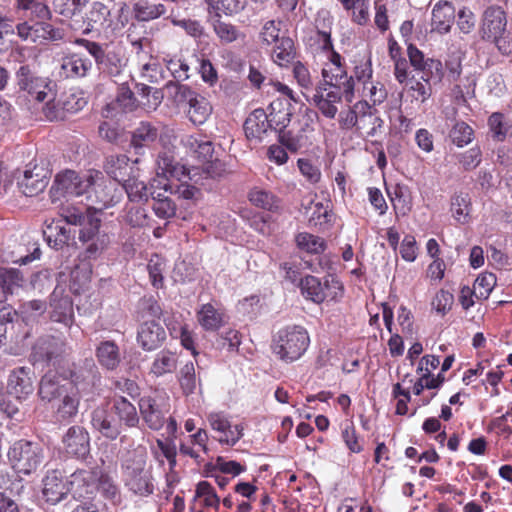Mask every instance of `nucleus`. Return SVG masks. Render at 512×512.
Returning <instances> with one entry per match:
<instances>
[{
    "instance_id": "dca6fc26",
    "label": "nucleus",
    "mask_w": 512,
    "mask_h": 512,
    "mask_svg": "<svg viewBox=\"0 0 512 512\" xmlns=\"http://www.w3.org/2000/svg\"><path fill=\"white\" fill-rule=\"evenodd\" d=\"M49 179L50 172L43 166L35 165L33 168L24 171L17 184L25 196L33 197L45 190Z\"/></svg>"
},
{
    "instance_id": "de8ad7c7",
    "label": "nucleus",
    "mask_w": 512,
    "mask_h": 512,
    "mask_svg": "<svg viewBox=\"0 0 512 512\" xmlns=\"http://www.w3.org/2000/svg\"><path fill=\"white\" fill-rule=\"evenodd\" d=\"M297 246L308 253L320 254L326 248V242L319 236L310 233H299L296 236Z\"/></svg>"
},
{
    "instance_id": "c03bdc74",
    "label": "nucleus",
    "mask_w": 512,
    "mask_h": 512,
    "mask_svg": "<svg viewBox=\"0 0 512 512\" xmlns=\"http://www.w3.org/2000/svg\"><path fill=\"white\" fill-rule=\"evenodd\" d=\"M136 92L142 98L141 104L152 110H156L164 98V93L161 89L142 83L136 84Z\"/></svg>"
},
{
    "instance_id": "f257e3e1",
    "label": "nucleus",
    "mask_w": 512,
    "mask_h": 512,
    "mask_svg": "<svg viewBox=\"0 0 512 512\" xmlns=\"http://www.w3.org/2000/svg\"><path fill=\"white\" fill-rule=\"evenodd\" d=\"M478 36L481 41L493 46L501 56L512 55V32L508 26V14L502 6L491 4L483 9Z\"/></svg>"
},
{
    "instance_id": "4be33fe9",
    "label": "nucleus",
    "mask_w": 512,
    "mask_h": 512,
    "mask_svg": "<svg viewBox=\"0 0 512 512\" xmlns=\"http://www.w3.org/2000/svg\"><path fill=\"white\" fill-rule=\"evenodd\" d=\"M34 372L30 368L18 367L14 369L8 380L10 393L18 400L26 399L34 391Z\"/></svg>"
},
{
    "instance_id": "bf43d9fd",
    "label": "nucleus",
    "mask_w": 512,
    "mask_h": 512,
    "mask_svg": "<svg viewBox=\"0 0 512 512\" xmlns=\"http://www.w3.org/2000/svg\"><path fill=\"white\" fill-rule=\"evenodd\" d=\"M132 16V8L125 2H120L116 10L115 16H111V27L110 32L116 33L123 30L129 23Z\"/></svg>"
},
{
    "instance_id": "603ef678",
    "label": "nucleus",
    "mask_w": 512,
    "mask_h": 512,
    "mask_svg": "<svg viewBox=\"0 0 512 512\" xmlns=\"http://www.w3.org/2000/svg\"><path fill=\"white\" fill-rule=\"evenodd\" d=\"M100 226V218L96 217L94 214L89 216V219L79 231V241L83 244L95 240L96 238L107 236L104 233H100Z\"/></svg>"
},
{
    "instance_id": "1a4fd4ad",
    "label": "nucleus",
    "mask_w": 512,
    "mask_h": 512,
    "mask_svg": "<svg viewBox=\"0 0 512 512\" xmlns=\"http://www.w3.org/2000/svg\"><path fill=\"white\" fill-rule=\"evenodd\" d=\"M411 66L421 73L420 79L424 82L438 84L444 77L443 64L438 59L426 58L421 50L413 44L407 48Z\"/></svg>"
},
{
    "instance_id": "7c9ffc66",
    "label": "nucleus",
    "mask_w": 512,
    "mask_h": 512,
    "mask_svg": "<svg viewBox=\"0 0 512 512\" xmlns=\"http://www.w3.org/2000/svg\"><path fill=\"white\" fill-rule=\"evenodd\" d=\"M269 110L268 118L272 129L283 132L291 122L293 114L290 103L287 100L276 99L269 105Z\"/></svg>"
},
{
    "instance_id": "79ce46f5",
    "label": "nucleus",
    "mask_w": 512,
    "mask_h": 512,
    "mask_svg": "<svg viewBox=\"0 0 512 512\" xmlns=\"http://www.w3.org/2000/svg\"><path fill=\"white\" fill-rule=\"evenodd\" d=\"M122 186L131 202L148 201L150 188L143 181L139 180L136 174L123 183Z\"/></svg>"
},
{
    "instance_id": "a878e982",
    "label": "nucleus",
    "mask_w": 512,
    "mask_h": 512,
    "mask_svg": "<svg viewBox=\"0 0 512 512\" xmlns=\"http://www.w3.org/2000/svg\"><path fill=\"white\" fill-rule=\"evenodd\" d=\"M84 195H86L87 200L86 207L94 215L115 204L113 196L107 191V187L101 183H96L93 179L91 187Z\"/></svg>"
},
{
    "instance_id": "a211bd4d",
    "label": "nucleus",
    "mask_w": 512,
    "mask_h": 512,
    "mask_svg": "<svg viewBox=\"0 0 512 512\" xmlns=\"http://www.w3.org/2000/svg\"><path fill=\"white\" fill-rule=\"evenodd\" d=\"M96 481V472L78 469L68 478L69 493H71L75 499H89L96 490Z\"/></svg>"
},
{
    "instance_id": "c85d7f7f",
    "label": "nucleus",
    "mask_w": 512,
    "mask_h": 512,
    "mask_svg": "<svg viewBox=\"0 0 512 512\" xmlns=\"http://www.w3.org/2000/svg\"><path fill=\"white\" fill-rule=\"evenodd\" d=\"M92 67V61L80 53H71L63 57L61 62V69L67 78L86 77Z\"/></svg>"
},
{
    "instance_id": "4468645a",
    "label": "nucleus",
    "mask_w": 512,
    "mask_h": 512,
    "mask_svg": "<svg viewBox=\"0 0 512 512\" xmlns=\"http://www.w3.org/2000/svg\"><path fill=\"white\" fill-rule=\"evenodd\" d=\"M92 428L109 440H116L122 433L111 407L98 406L91 412Z\"/></svg>"
},
{
    "instance_id": "864d4df0",
    "label": "nucleus",
    "mask_w": 512,
    "mask_h": 512,
    "mask_svg": "<svg viewBox=\"0 0 512 512\" xmlns=\"http://www.w3.org/2000/svg\"><path fill=\"white\" fill-rule=\"evenodd\" d=\"M249 200L257 207L272 211L278 208L277 198L268 191L254 189L249 193Z\"/></svg>"
},
{
    "instance_id": "ea45409f",
    "label": "nucleus",
    "mask_w": 512,
    "mask_h": 512,
    "mask_svg": "<svg viewBox=\"0 0 512 512\" xmlns=\"http://www.w3.org/2000/svg\"><path fill=\"white\" fill-rule=\"evenodd\" d=\"M187 111L189 120L195 124H203L209 115L211 114L212 108L208 100L199 95L193 99L189 104Z\"/></svg>"
},
{
    "instance_id": "680f3d73",
    "label": "nucleus",
    "mask_w": 512,
    "mask_h": 512,
    "mask_svg": "<svg viewBox=\"0 0 512 512\" xmlns=\"http://www.w3.org/2000/svg\"><path fill=\"white\" fill-rule=\"evenodd\" d=\"M454 217L459 222H466L469 215L470 198L468 194H457L451 202Z\"/></svg>"
},
{
    "instance_id": "cd10ccee",
    "label": "nucleus",
    "mask_w": 512,
    "mask_h": 512,
    "mask_svg": "<svg viewBox=\"0 0 512 512\" xmlns=\"http://www.w3.org/2000/svg\"><path fill=\"white\" fill-rule=\"evenodd\" d=\"M167 13V7L152 0H135L132 3V17L139 23L157 20Z\"/></svg>"
},
{
    "instance_id": "9d476101",
    "label": "nucleus",
    "mask_w": 512,
    "mask_h": 512,
    "mask_svg": "<svg viewBox=\"0 0 512 512\" xmlns=\"http://www.w3.org/2000/svg\"><path fill=\"white\" fill-rule=\"evenodd\" d=\"M159 138L160 130L158 125L149 121H140L131 131L130 148L140 158L147 154Z\"/></svg>"
},
{
    "instance_id": "9b49d317",
    "label": "nucleus",
    "mask_w": 512,
    "mask_h": 512,
    "mask_svg": "<svg viewBox=\"0 0 512 512\" xmlns=\"http://www.w3.org/2000/svg\"><path fill=\"white\" fill-rule=\"evenodd\" d=\"M87 105V100L76 93L64 94L59 100L46 103L43 112L50 121L64 119L66 113H77Z\"/></svg>"
},
{
    "instance_id": "37998d69",
    "label": "nucleus",
    "mask_w": 512,
    "mask_h": 512,
    "mask_svg": "<svg viewBox=\"0 0 512 512\" xmlns=\"http://www.w3.org/2000/svg\"><path fill=\"white\" fill-rule=\"evenodd\" d=\"M165 87L177 105L189 104L198 96L196 91L192 90L188 85L181 84L180 82L169 81Z\"/></svg>"
},
{
    "instance_id": "7ed1b4c3",
    "label": "nucleus",
    "mask_w": 512,
    "mask_h": 512,
    "mask_svg": "<svg viewBox=\"0 0 512 512\" xmlns=\"http://www.w3.org/2000/svg\"><path fill=\"white\" fill-rule=\"evenodd\" d=\"M7 459L18 476H29L41 466L44 459L43 449L37 442L19 439L10 445Z\"/></svg>"
},
{
    "instance_id": "bb28decb",
    "label": "nucleus",
    "mask_w": 512,
    "mask_h": 512,
    "mask_svg": "<svg viewBox=\"0 0 512 512\" xmlns=\"http://www.w3.org/2000/svg\"><path fill=\"white\" fill-rule=\"evenodd\" d=\"M111 409L121 428H134L139 423V416L134 404L123 396L112 399Z\"/></svg>"
},
{
    "instance_id": "f3484780",
    "label": "nucleus",
    "mask_w": 512,
    "mask_h": 512,
    "mask_svg": "<svg viewBox=\"0 0 512 512\" xmlns=\"http://www.w3.org/2000/svg\"><path fill=\"white\" fill-rule=\"evenodd\" d=\"M42 494L45 501L55 505L69 494L68 480L63 481V472L59 469L47 470L43 480Z\"/></svg>"
},
{
    "instance_id": "6ab92c4d",
    "label": "nucleus",
    "mask_w": 512,
    "mask_h": 512,
    "mask_svg": "<svg viewBox=\"0 0 512 512\" xmlns=\"http://www.w3.org/2000/svg\"><path fill=\"white\" fill-rule=\"evenodd\" d=\"M83 34L88 35L93 31L110 32L111 10L101 2H93L83 20Z\"/></svg>"
},
{
    "instance_id": "338daca9",
    "label": "nucleus",
    "mask_w": 512,
    "mask_h": 512,
    "mask_svg": "<svg viewBox=\"0 0 512 512\" xmlns=\"http://www.w3.org/2000/svg\"><path fill=\"white\" fill-rule=\"evenodd\" d=\"M108 244L107 236L96 238L95 240L83 243L84 250L81 253L83 259H96L98 258Z\"/></svg>"
},
{
    "instance_id": "20e7f679",
    "label": "nucleus",
    "mask_w": 512,
    "mask_h": 512,
    "mask_svg": "<svg viewBox=\"0 0 512 512\" xmlns=\"http://www.w3.org/2000/svg\"><path fill=\"white\" fill-rule=\"evenodd\" d=\"M74 43L84 47L94 58L99 71L110 77L119 76L126 67L127 59L121 50L107 49V45L104 46L85 38H76Z\"/></svg>"
},
{
    "instance_id": "412c9836",
    "label": "nucleus",
    "mask_w": 512,
    "mask_h": 512,
    "mask_svg": "<svg viewBox=\"0 0 512 512\" xmlns=\"http://www.w3.org/2000/svg\"><path fill=\"white\" fill-rule=\"evenodd\" d=\"M166 340V332L155 320L143 322L137 332V342L146 351L159 348Z\"/></svg>"
},
{
    "instance_id": "052dcab7",
    "label": "nucleus",
    "mask_w": 512,
    "mask_h": 512,
    "mask_svg": "<svg viewBox=\"0 0 512 512\" xmlns=\"http://www.w3.org/2000/svg\"><path fill=\"white\" fill-rule=\"evenodd\" d=\"M92 214L87 207L85 212L76 207H66L62 209L60 216L66 224L83 226Z\"/></svg>"
},
{
    "instance_id": "4d7b16f0",
    "label": "nucleus",
    "mask_w": 512,
    "mask_h": 512,
    "mask_svg": "<svg viewBox=\"0 0 512 512\" xmlns=\"http://www.w3.org/2000/svg\"><path fill=\"white\" fill-rule=\"evenodd\" d=\"M456 25L460 33L468 35L472 33L476 26V17L474 12L468 7H462L456 14Z\"/></svg>"
},
{
    "instance_id": "5701e85b",
    "label": "nucleus",
    "mask_w": 512,
    "mask_h": 512,
    "mask_svg": "<svg viewBox=\"0 0 512 512\" xmlns=\"http://www.w3.org/2000/svg\"><path fill=\"white\" fill-rule=\"evenodd\" d=\"M141 416L148 427L152 430H159L163 427L168 410L152 397H142L139 400Z\"/></svg>"
},
{
    "instance_id": "0e129e2a",
    "label": "nucleus",
    "mask_w": 512,
    "mask_h": 512,
    "mask_svg": "<svg viewBox=\"0 0 512 512\" xmlns=\"http://www.w3.org/2000/svg\"><path fill=\"white\" fill-rule=\"evenodd\" d=\"M213 26L214 32L224 44L236 41L240 35L238 29L230 23L216 20Z\"/></svg>"
},
{
    "instance_id": "6e6552de",
    "label": "nucleus",
    "mask_w": 512,
    "mask_h": 512,
    "mask_svg": "<svg viewBox=\"0 0 512 512\" xmlns=\"http://www.w3.org/2000/svg\"><path fill=\"white\" fill-rule=\"evenodd\" d=\"M92 185V176H81L72 170L59 173L54 180L50 192L54 198L60 196H82Z\"/></svg>"
},
{
    "instance_id": "aec40b11",
    "label": "nucleus",
    "mask_w": 512,
    "mask_h": 512,
    "mask_svg": "<svg viewBox=\"0 0 512 512\" xmlns=\"http://www.w3.org/2000/svg\"><path fill=\"white\" fill-rule=\"evenodd\" d=\"M139 162V157L130 163V159L126 155H111L106 158L104 168L111 178L123 184L136 174L138 169H135L134 164Z\"/></svg>"
},
{
    "instance_id": "e433bc0d",
    "label": "nucleus",
    "mask_w": 512,
    "mask_h": 512,
    "mask_svg": "<svg viewBox=\"0 0 512 512\" xmlns=\"http://www.w3.org/2000/svg\"><path fill=\"white\" fill-rule=\"evenodd\" d=\"M177 368V356L168 350L158 352L151 364L150 372L157 377L173 373Z\"/></svg>"
},
{
    "instance_id": "774afa93",
    "label": "nucleus",
    "mask_w": 512,
    "mask_h": 512,
    "mask_svg": "<svg viewBox=\"0 0 512 512\" xmlns=\"http://www.w3.org/2000/svg\"><path fill=\"white\" fill-rule=\"evenodd\" d=\"M364 96L369 97L373 105L381 104L387 97V91L380 82L371 80L363 85Z\"/></svg>"
},
{
    "instance_id": "0eeeda50",
    "label": "nucleus",
    "mask_w": 512,
    "mask_h": 512,
    "mask_svg": "<svg viewBox=\"0 0 512 512\" xmlns=\"http://www.w3.org/2000/svg\"><path fill=\"white\" fill-rule=\"evenodd\" d=\"M301 294L314 303L320 304L325 300H334L342 294V284L334 277L319 278L307 275L300 281Z\"/></svg>"
},
{
    "instance_id": "a19ab883",
    "label": "nucleus",
    "mask_w": 512,
    "mask_h": 512,
    "mask_svg": "<svg viewBox=\"0 0 512 512\" xmlns=\"http://www.w3.org/2000/svg\"><path fill=\"white\" fill-rule=\"evenodd\" d=\"M198 321L205 330H217L221 327L222 314L210 303L204 304L198 312Z\"/></svg>"
},
{
    "instance_id": "f8f14e48",
    "label": "nucleus",
    "mask_w": 512,
    "mask_h": 512,
    "mask_svg": "<svg viewBox=\"0 0 512 512\" xmlns=\"http://www.w3.org/2000/svg\"><path fill=\"white\" fill-rule=\"evenodd\" d=\"M71 382L77 394H91L100 385L101 375L93 360L86 359L82 366L77 367L70 374Z\"/></svg>"
},
{
    "instance_id": "39448f33",
    "label": "nucleus",
    "mask_w": 512,
    "mask_h": 512,
    "mask_svg": "<svg viewBox=\"0 0 512 512\" xmlns=\"http://www.w3.org/2000/svg\"><path fill=\"white\" fill-rule=\"evenodd\" d=\"M70 352L66 339L62 336L44 335L39 337L31 348L30 361L56 367Z\"/></svg>"
},
{
    "instance_id": "2eb2a0df",
    "label": "nucleus",
    "mask_w": 512,
    "mask_h": 512,
    "mask_svg": "<svg viewBox=\"0 0 512 512\" xmlns=\"http://www.w3.org/2000/svg\"><path fill=\"white\" fill-rule=\"evenodd\" d=\"M145 462L138 460L132 465H126L124 469L125 485L139 495L153 493V485L150 482L149 473L145 470Z\"/></svg>"
},
{
    "instance_id": "a18cd8bd",
    "label": "nucleus",
    "mask_w": 512,
    "mask_h": 512,
    "mask_svg": "<svg viewBox=\"0 0 512 512\" xmlns=\"http://www.w3.org/2000/svg\"><path fill=\"white\" fill-rule=\"evenodd\" d=\"M178 380L185 395L193 394L200 386V379H197L193 362L186 363L179 371Z\"/></svg>"
},
{
    "instance_id": "49530a36",
    "label": "nucleus",
    "mask_w": 512,
    "mask_h": 512,
    "mask_svg": "<svg viewBox=\"0 0 512 512\" xmlns=\"http://www.w3.org/2000/svg\"><path fill=\"white\" fill-rule=\"evenodd\" d=\"M24 282L21 272L16 268L0 269V287L4 293L13 294Z\"/></svg>"
},
{
    "instance_id": "13d9d810",
    "label": "nucleus",
    "mask_w": 512,
    "mask_h": 512,
    "mask_svg": "<svg viewBox=\"0 0 512 512\" xmlns=\"http://www.w3.org/2000/svg\"><path fill=\"white\" fill-rule=\"evenodd\" d=\"M495 282L496 278L492 273H486L478 276L473 285V294L478 299H487Z\"/></svg>"
},
{
    "instance_id": "e2e57ef3",
    "label": "nucleus",
    "mask_w": 512,
    "mask_h": 512,
    "mask_svg": "<svg viewBox=\"0 0 512 512\" xmlns=\"http://www.w3.org/2000/svg\"><path fill=\"white\" fill-rule=\"evenodd\" d=\"M488 126L492 137L497 141H504L507 135V126L503 113L494 112L488 118Z\"/></svg>"
},
{
    "instance_id": "09e8293b",
    "label": "nucleus",
    "mask_w": 512,
    "mask_h": 512,
    "mask_svg": "<svg viewBox=\"0 0 512 512\" xmlns=\"http://www.w3.org/2000/svg\"><path fill=\"white\" fill-rule=\"evenodd\" d=\"M474 131L464 121H457L450 130L449 137L458 147H463L473 140Z\"/></svg>"
},
{
    "instance_id": "393cba45",
    "label": "nucleus",
    "mask_w": 512,
    "mask_h": 512,
    "mask_svg": "<svg viewBox=\"0 0 512 512\" xmlns=\"http://www.w3.org/2000/svg\"><path fill=\"white\" fill-rule=\"evenodd\" d=\"M455 18V8L452 3L448 1L437 2L432 9V31L441 35L449 33L455 22Z\"/></svg>"
},
{
    "instance_id": "f03ea898",
    "label": "nucleus",
    "mask_w": 512,
    "mask_h": 512,
    "mask_svg": "<svg viewBox=\"0 0 512 512\" xmlns=\"http://www.w3.org/2000/svg\"><path fill=\"white\" fill-rule=\"evenodd\" d=\"M310 344L307 330L300 325H289L277 331L273 336L272 350L275 355L287 363L301 358Z\"/></svg>"
},
{
    "instance_id": "ddd939ff",
    "label": "nucleus",
    "mask_w": 512,
    "mask_h": 512,
    "mask_svg": "<svg viewBox=\"0 0 512 512\" xmlns=\"http://www.w3.org/2000/svg\"><path fill=\"white\" fill-rule=\"evenodd\" d=\"M65 453L69 456L86 459L90 454V436L81 426H71L62 437Z\"/></svg>"
},
{
    "instance_id": "b1692460",
    "label": "nucleus",
    "mask_w": 512,
    "mask_h": 512,
    "mask_svg": "<svg viewBox=\"0 0 512 512\" xmlns=\"http://www.w3.org/2000/svg\"><path fill=\"white\" fill-rule=\"evenodd\" d=\"M269 130H273L264 109L253 110L244 122L245 135L249 140L261 142Z\"/></svg>"
},
{
    "instance_id": "69168bd1",
    "label": "nucleus",
    "mask_w": 512,
    "mask_h": 512,
    "mask_svg": "<svg viewBox=\"0 0 512 512\" xmlns=\"http://www.w3.org/2000/svg\"><path fill=\"white\" fill-rule=\"evenodd\" d=\"M457 159L465 171H471L481 163L482 151L478 146H475L458 154Z\"/></svg>"
},
{
    "instance_id": "3c124183",
    "label": "nucleus",
    "mask_w": 512,
    "mask_h": 512,
    "mask_svg": "<svg viewBox=\"0 0 512 512\" xmlns=\"http://www.w3.org/2000/svg\"><path fill=\"white\" fill-rule=\"evenodd\" d=\"M341 438L351 453H360L363 450L353 422L345 421L341 424Z\"/></svg>"
},
{
    "instance_id": "f704fd0d",
    "label": "nucleus",
    "mask_w": 512,
    "mask_h": 512,
    "mask_svg": "<svg viewBox=\"0 0 512 512\" xmlns=\"http://www.w3.org/2000/svg\"><path fill=\"white\" fill-rule=\"evenodd\" d=\"M96 357L101 366L114 370L121 361L119 347L114 341H102L96 348Z\"/></svg>"
},
{
    "instance_id": "5fc2aeb1",
    "label": "nucleus",
    "mask_w": 512,
    "mask_h": 512,
    "mask_svg": "<svg viewBox=\"0 0 512 512\" xmlns=\"http://www.w3.org/2000/svg\"><path fill=\"white\" fill-rule=\"evenodd\" d=\"M78 407L79 396L77 394H66L57 408V416L61 420H69L76 416Z\"/></svg>"
},
{
    "instance_id": "72a5a7b5",
    "label": "nucleus",
    "mask_w": 512,
    "mask_h": 512,
    "mask_svg": "<svg viewBox=\"0 0 512 512\" xmlns=\"http://www.w3.org/2000/svg\"><path fill=\"white\" fill-rule=\"evenodd\" d=\"M182 145L196 154V156L204 162L212 159L214 145L210 140L205 139L201 135H185L181 139Z\"/></svg>"
},
{
    "instance_id": "c9c22d12",
    "label": "nucleus",
    "mask_w": 512,
    "mask_h": 512,
    "mask_svg": "<svg viewBox=\"0 0 512 512\" xmlns=\"http://www.w3.org/2000/svg\"><path fill=\"white\" fill-rule=\"evenodd\" d=\"M44 237L48 245L56 250L68 244L71 238V230L62 225V220H53L47 224Z\"/></svg>"
},
{
    "instance_id": "c756f323",
    "label": "nucleus",
    "mask_w": 512,
    "mask_h": 512,
    "mask_svg": "<svg viewBox=\"0 0 512 512\" xmlns=\"http://www.w3.org/2000/svg\"><path fill=\"white\" fill-rule=\"evenodd\" d=\"M51 319L55 322L71 325L73 322V303L69 296H59L54 291L50 298Z\"/></svg>"
},
{
    "instance_id": "58836bf2",
    "label": "nucleus",
    "mask_w": 512,
    "mask_h": 512,
    "mask_svg": "<svg viewBox=\"0 0 512 512\" xmlns=\"http://www.w3.org/2000/svg\"><path fill=\"white\" fill-rule=\"evenodd\" d=\"M272 60L279 66H286L295 57L294 42L290 37H281L271 54Z\"/></svg>"
},
{
    "instance_id": "8fccbe9b",
    "label": "nucleus",
    "mask_w": 512,
    "mask_h": 512,
    "mask_svg": "<svg viewBox=\"0 0 512 512\" xmlns=\"http://www.w3.org/2000/svg\"><path fill=\"white\" fill-rule=\"evenodd\" d=\"M333 89L342 92L343 98L347 103H352L355 98V81L353 76L344 75L326 82Z\"/></svg>"
},
{
    "instance_id": "2f4dec72",
    "label": "nucleus",
    "mask_w": 512,
    "mask_h": 512,
    "mask_svg": "<svg viewBox=\"0 0 512 512\" xmlns=\"http://www.w3.org/2000/svg\"><path fill=\"white\" fill-rule=\"evenodd\" d=\"M387 194L397 215L405 216L412 209L411 193L406 185L386 186Z\"/></svg>"
},
{
    "instance_id": "4c0bfd02",
    "label": "nucleus",
    "mask_w": 512,
    "mask_h": 512,
    "mask_svg": "<svg viewBox=\"0 0 512 512\" xmlns=\"http://www.w3.org/2000/svg\"><path fill=\"white\" fill-rule=\"evenodd\" d=\"M370 109L371 106L366 100L358 101L348 111L340 113L341 127L345 129L355 127L359 121L366 119V111Z\"/></svg>"
},
{
    "instance_id": "473e14b6",
    "label": "nucleus",
    "mask_w": 512,
    "mask_h": 512,
    "mask_svg": "<svg viewBox=\"0 0 512 512\" xmlns=\"http://www.w3.org/2000/svg\"><path fill=\"white\" fill-rule=\"evenodd\" d=\"M64 392V385L61 384L60 377L56 372L48 371L42 376L38 389L41 400L50 402L63 395Z\"/></svg>"
},
{
    "instance_id": "423d86ee",
    "label": "nucleus",
    "mask_w": 512,
    "mask_h": 512,
    "mask_svg": "<svg viewBox=\"0 0 512 512\" xmlns=\"http://www.w3.org/2000/svg\"><path fill=\"white\" fill-rule=\"evenodd\" d=\"M16 77L20 89L27 92L32 99L46 103L55 100V82L47 77L36 76L28 65L21 66Z\"/></svg>"
},
{
    "instance_id": "6e6d98bb",
    "label": "nucleus",
    "mask_w": 512,
    "mask_h": 512,
    "mask_svg": "<svg viewBox=\"0 0 512 512\" xmlns=\"http://www.w3.org/2000/svg\"><path fill=\"white\" fill-rule=\"evenodd\" d=\"M247 4V0H213L209 6L219 15V12L232 16L241 12Z\"/></svg>"
}]
</instances>
